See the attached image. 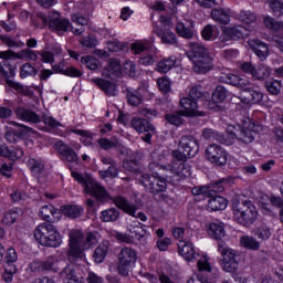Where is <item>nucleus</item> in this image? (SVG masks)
I'll use <instances>...</instances> for the list:
<instances>
[{
	"label": "nucleus",
	"mask_w": 283,
	"mask_h": 283,
	"mask_svg": "<svg viewBox=\"0 0 283 283\" xmlns=\"http://www.w3.org/2000/svg\"><path fill=\"white\" fill-rule=\"evenodd\" d=\"M182 116L185 115L180 114V111H179L177 113L166 115V120L170 125H176V127H180V125H182Z\"/></svg>",
	"instance_id": "nucleus-56"
},
{
	"label": "nucleus",
	"mask_w": 283,
	"mask_h": 283,
	"mask_svg": "<svg viewBox=\"0 0 283 283\" xmlns=\"http://www.w3.org/2000/svg\"><path fill=\"white\" fill-rule=\"evenodd\" d=\"M202 251L193 247L191 241L179 240L178 253L186 260V262H196V259L200 255Z\"/></svg>",
	"instance_id": "nucleus-18"
},
{
	"label": "nucleus",
	"mask_w": 283,
	"mask_h": 283,
	"mask_svg": "<svg viewBox=\"0 0 283 283\" xmlns=\"http://www.w3.org/2000/svg\"><path fill=\"white\" fill-rule=\"evenodd\" d=\"M237 19L238 21H241V23H244V25H251V23H255V21H258L255 13L251 11H241L237 15Z\"/></svg>",
	"instance_id": "nucleus-51"
},
{
	"label": "nucleus",
	"mask_w": 283,
	"mask_h": 283,
	"mask_svg": "<svg viewBox=\"0 0 283 283\" xmlns=\"http://www.w3.org/2000/svg\"><path fill=\"white\" fill-rule=\"evenodd\" d=\"M231 185H233V178L232 177H228L226 179H221L220 181H218L213 189H216V191H224V188L227 187H231Z\"/></svg>",
	"instance_id": "nucleus-59"
},
{
	"label": "nucleus",
	"mask_w": 283,
	"mask_h": 283,
	"mask_svg": "<svg viewBox=\"0 0 283 283\" xmlns=\"http://www.w3.org/2000/svg\"><path fill=\"white\" fill-rule=\"evenodd\" d=\"M180 107L181 109L179 112L184 116H205L202 112L198 111V102L189 97L181 98Z\"/></svg>",
	"instance_id": "nucleus-25"
},
{
	"label": "nucleus",
	"mask_w": 283,
	"mask_h": 283,
	"mask_svg": "<svg viewBox=\"0 0 283 283\" xmlns=\"http://www.w3.org/2000/svg\"><path fill=\"white\" fill-rule=\"evenodd\" d=\"M213 21L227 25L231 21V9H214L211 12Z\"/></svg>",
	"instance_id": "nucleus-33"
},
{
	"label": "nucleus",
	"mask_w": 283,
	"mask_h": 283,
	"mask_svg": "<svg viewBox=\"0 0 283 283\" xmlns=\"http://www.w3.org/2000/svg\"><path fill=\"white\" fill-rule=\"evenodd\" d=\"M262 129V126L251 123V119H247L242 126L229 125L227 127L226 135H220L213 132L211 128H205L202 130V138L206 140H218L222 145H233L235 138L242 140V143H253L258 132Z\"/></svg>",
	"instance_id": "nucleus-3"
},
{
	"label": "nucleus",
	"mask_w": 283,
	"mask_h": 283,
	"mask_svg": "<svg viewBox=\"0 0 283 283\" xmlns=\"http://www.w3.org/2000/svg\"><path fill=\"white\" fill-rule=\"evenodd\" d=\"M242 72L245 74H251L253 78L261 81L262 78H266L269 74H271V70L266 65H259L258 67L253 66V64L245 62L241 65Z\"/></svg>",
	"instance_id": "nucleus-23"
},
{
	"label": "nucleus",
	"mask_w": 283,
	"mask_h": 283,
	"mask_svg": "<svg viewBox=\"0 0 283 283\" xmlns=\"http://www.w3.org/2000/svg\"><path fill=\"white\" fill-rule=\"evenodd\" d=\"M147 235V231L143 229V224L140 222L135 221L133 226L129 228V234L127 233H117V240L120 242H126L127 244H132L134 239L143 240Z\"/></svg>",
	"instance_id": "nucleus-15"
},
{
	"label": "nucleus",
	"mask_w": 283,
	"mask_h": 283,
	"mask_svg": "<svg viewBox=\"0 0 283 283\" xmlns=\"http://www.w3.org/2000/svg\"><path fill=\"white\" fill-rule=\"evenodd\" d=\"M69 260L71 262H80V264H87L85 251L96 247L101 235L96 232L88 233L86 239L83 238V232L80 230H71L69 234Z\"/></svg>",
	"instance_id": "nucleus-4"
},
{
	"label": "nucleus",
	"mask_w": 283,
	"mask_h": 283,
	"mask_svg": "<svg viewBox=\"0 0 283 283\" xmlns=\"http://www.w3.org/2000/svg\"><path fill=\"white\" fill-rule=\"evenodd\" d=\"M219 34L220 31H218V27L211 24H207L201 31V35L205 41H216Z\"/></svg>",
	"instance_id": "nucleus-42"
},
{
	"label": "nucleus",
	"mask_w": 283,
	"mask_h": 283,
	"mask_svg": "<svg viewBox=\"0 0 283 283\" xmlns=\"http://www.w3.org/2000/svg\"><path fill=\"white\" fill-rule=\"evenodd\" d=\"M176 65V57L170 56L168 59H164L160 62H158L156 71L160 72L161 74H166V72H169L171 67Z\"/></svg>",
	"instance_id": "nucleus-47"
},
{
	"label": "nucleus",
	"mask_w": 283,
	"mask_h": 283,
	"mask_svg": "<svg viewBox=\"0 0 283 283\" xmlns=\"http://www.w3.org/2000/svg\"><path fill=\"white\" fill-rule=\"evenodd\" d=\"M154 43H156V38L154 35H151L148 39L135 41L132 44L130 50L135 54H142V52H149V50H151V48H154Z\"/></svg>",
	"instance_id": "nucleus-28"
},
{
	"label": "nucleus",
	"mask_w": 283,
	"mask_h": 283,
	"mask_svg": "<svg viewBox=\"0 0 283 283\" xmlns=\"http://www.w3.org/2000/svg\"><path fill=\"white\" fill-rule=\"evenodd\" d=\"M229 207V201L224 197L217 196L209 199L206 209L207 211H224Z\"/></svg>",
	"instance_id": "nucleus-32"
},
{
	"label": "nucleus",
	"mask_w": 283,
	"mask_h": 283,
	"mask_svg": "<svg viewBox=\"0 0 283 283\" xmlns=\"http://www.w3.org/2000/svg\"><path fill=\"white\" fill-rule=\"evenodd\" d=\"M36 70L34 69V66L27 63L21 67L20 76L21 78H28V76H32V74H34Z\"/></svg>",
	"instance_id": "nucleus-62"
},
{
	"label": "nucleus",
	"mask_w": 283,
	"mask_h": 283,
	"mask_svg": "<svg viewBox=\"0 0 283 283\" xmlns=\"http://www.w3.org/2000/svg\"><path fill=\"white\" fill-rule=\"evenodd\" d=\"M138 253L132 248H123L118 254L117 271L119 275H129V271L136 264Z\"/></svg>",
	"instance_id": "nucleus-14"
},
{
	"label": "nucleus",
	"mask_w": 283,
	"mask_h": 283,
	"mask_svg": "<svg viewBox=\"0 0 283 283\" xmlns=\"http://www.w3.org/2000/svg\"><path fill=\"white\" fill-rule=\"evenodd\" d=\"M265 87L270 94L277 95L280 90H282V83L277 80L268 81Z\"/></svg>",
	"instance_id": "nucleus-55"
},
{
	"label": "nucleus",
	"mask_w": 283,
	"mask_h": 283,
	"mask_svg": "<svg viewBox=\"0 0 283 283\" xmlns=\"http://www.w3.org/2000/svg\"><path fill=\"white\" fill-rule=\"evenodd\" d=\"M71 132L73 134H77V136H82L81 143H84L85 145H92V140H94V134H92L87 130H81V129H74Z\"/></svg>",
	"instance_id": "nucleus-54"
},
{
	"label": "nucleus",
	"mask_w": 283,
	"mask_h": 283,
	"mask_svg": "<svg viewBox=\"0 0 283 283\" xmlns=\"http://www.w3.org/2000/svg\"><path fill=\"white\" fill-rule=\"evenodd\" d=\"M144 96H147V88H138V91H135L133 93L128 94V103L129 105H140L143 103Z\"/></svg>",
	"instance_id": "nucleus-44"
},
{
	"label": "nucleus",
	"mask_w": 283,
	"mask_h": 283,
	"mask_svg": "<svg viewBox=\"0 0 283 283\" xmlns=\"http://www.w3.org/2000/svg\"><path fill=\"white\" fill-rule=\"evenodd\" d=\"M198 151V140H196V138L182 137L178 149L172 151V165H169L168 167L163 165L165 154L158 157L153 155V158L157 159L150 164V169L159 167L163 171H169L170 175L166 176L167 180H170V182H178L179 180H182V178H189V176H191V168H189V166H185V160H187V158H193Z\"/></svg>",
	"instance_id": "nucleus-1"
},
{
	"label": "nucleus",
	"mask_w": 283,
	"mask_h": 283,
	"mask_svg": "<svg viewBox=\"0 0 283 283\" xmlns=\"http://www.w3.org/2000/svg\"><path fill=\"white\" fill-rule=\"evenodd\" d=\"M197 269L200 273H211L213 271V264L211 263V258L207 252L201 251L196 258Z\"/></svg>",
	"instance_id": "nucleus-30"
},
{
	"label": "nucleus",
	"mask_w": 283,
	"mask_h": 283,
	"mask_svg": "<svg viewBox=\"0 0 283 283\" xmlns=\"http://www.w3.org/2000/svg\"><path fill=\"white\" fill-rule=\"evenodd\" d=\"M249 34H251V30L242 25L224 28L221 41H229V39L238 41L240 39H245V36H249Z\"/></svg>",
	"instance_id": "nucleus-22"
},
{
	"label": "nucleus",
	"mask_w": 283,
	"mask_h": 283,
	"mask_svg": "<svg viewBox=\"0 0 283 283\" xmlns=\"http://www.w3.org/2000/svg\"><path fill=\"white\" fill-rule=\"evenodd\" d=\"M171 28H174L171 18L161 15L158 24L154 27L153 32L160 39L164 45H176L178 43V38H176V33L171 31Z\"/></svg>",
	"instance_id": "nucleus-11"
},
{
	"label": "nucleus",
	"mask_w": 283,
	"mask_h": 283,
	"mask_svg": "<svg viewBox=\"0 0 283 283\" xmlns=\"http://www.w3.org/2000/svg\"><path fill=\"white\" fill-rule=\"evenodd\" d=\"M55 149H57L59 154H61V156H63V158H65V160L71 164V176L74 178V180L82 185L85 193L96 198V200L99 202H107V200H109V193L107 190H105L103 186L92 179L90 175L81 174L72 169V165H78V156L70 146L64 145L63 142L60 140L55 144Z\"/></svg>",
	"instance_id": "nucleus-2"
},
{
	"label": "nucleus",
	"mask_w": 283,
	"mask_h": 283,
	"mask_svg": "<svg viewBox=\"0 0 283 283\" xmlns=\"http://www.w3.org/2000/svg\"><path fill=\"white\" fill-rule=\"evenodd\" d=\"M92 82L95 83V85H97V87H99V90L105 92V94L108 96H116V84L101 77L93 78Z\"/></svg>",
	"instance_id": "nucleus-34"
},
{
	"label": "nucleus",
	"mask_w": 283,
	"mask_h": 283,
	"mask_svg": "<svg viewBox=\"0 0 283 283\" xmlns=\"http://www.w3.org/2000/svg\"><path fill=\"white\" fill-rule=\"evenodd\" d=\"M253 234L261 242H265V240H269V238H271L272 233H271V229L266 227V224H262L254 229Z\"/></svg>",
	"instance_id": "nucleus-49"
},
{
	"label": "nucleus",
	"mask_w": 283,
	"mask_h": 283,
	"mask_svg": "<svg viewBox=\"0 0 283 283\" xmlns=\"http://www.w3.org/2000/svg\"><path fill=\"white\" fill-rule=\"evenodd\" d=\"M218 253L221 255V266L226 273L238 271V261L235 260L238 252L235 250L229 248L227 243L219 241Z\"/></svg>",
	"instance_id": "nucleus-13"
},
{
	"label": "nucleus",
	"mask_w": 283,
	"mask_h": 283,
	"mask_svg": "<svg viewBox=\"0 0 283 283\" xmlns=\"http://www.w3.org/2000/svg\"><path fill=\"white\" fill-rule=\"evenodd\" d=\"M176 32L179 36H182V39H191V36H193V22H190L188 27L182 22H178Z\"/></svg>",
	"instance_id": "nucleus-41"
},
{
	"label": "nucleus",
	"mask_w": 283,
	"mask_h": 283,
	"mask_svg": "<svg viewBox=\"0 0 283 283\" xmlns=\"http://www.w3.org/2000/svg\"><path fill=\"white\" fill-rule=\"evenodd\" d=\"M120 217V212L116 208H111L101 212V220L103 222H116Z\"/></svg>",
	"instance_id": "nucleus-48"
},
{
	"label": "nucleus",
	"mask_w": 283,
	"mask_h": 283,
	"mask_svg": "<svg viewBox=\"0 0 283 283\" xmlns=\"http://www.w3.org/2000/svg\"><path fill=\"white\" fill-rule=\"evenodd\" d=\"M136 64L133 61H126L124 66H120V61L118 59H112L108 65L103 71V76L108 78H120L123 74H128V76H136Z\"/></svg>",
	"instance_id": "nucleus-10"
},
{
	"label": "nucleus",
	"mask_w": 283,
	"mask_h": 283,
	"mask_svg": "<svg viewBox=\"0 0 283 283\" xmlns=\"http://www.w3.org/2000/svg\"><path fill=\"white\" fill-rule=\"evenodd\" d=\"M170 244H171V239L169 238L157 240V248L159 249V251H167Z\"/></svg>",
	"instance_id": "nucleus-64"
},
{
	"label": "nucleus",
	"mask_w": 283,
	"mask_h": 283,
	"mask_svg": "<svg viewBox=\"0 0 283 283\" xmlns=\"http://www.w3.org/2000/svg\"><path fill=\"white\" fill-rule=\"evenodd\" d=\"M72 21L76 25H81V28H74L70 25V21L61 18V14L56 11H53L49 14V28H51L53 32L63 34V32L71 30L73 34H83V25H87V20L84 17H81V14H73Z\"/></svg>",
	"instance_id": "nucleus-7"
},
{
	"label": "nucleus",
	"mask_w": 283,
	"mask_h": 283,
	"mask_svg": "<svg viewBox=\"0 0 283 283\" xmlns=\"http://www.w3.org/2000/svg\"><path fill=\"white\" fill-rule=\"evenodd\" d=\"M81 61L87 70H98V59L94 56H84Z\"/></svg>",
	"instance_id": "nucleus-58"
},
{
	"label": "nucleus",
	"mask_w": 283,
	"mask_h": 283,
	"mask_svg": "<svg viewBox=\"0 0 283 283\" xmlns=\"http://www.w3.org/2000/svg\"><path fill=\"white\" fill-rule=\"evenodd\" d=\"M132 127L139 134H146L145 136H142L144 143H150L151 136L156 134V128H154L147 119L134 118L132 120Z\"/></svg>",
	"instance_id": "nucleus-19"
},
{
	"label": "nucleus",
	"mask_w": 283,
	"mask_h": 283,
	"mask_svg": "<svg viewBox=\"0 0 283 283\" xmlns=\"http://www.w3.org/2000/svg\"><path fill=\"white\" fill-rule=\"evenodd\" d=\"M233 220L243 227H249L258 220V209L251 201H240L235 199L232 202Z\"/></svg>",
	"instance_id": "nucleus-8"
},
{
	"label": "nucleus",
	"mask_w": 283,
	"mask_h": 283,
	"mask_svg": "<svg viewBox=\"0 0 283 283\" xmlns=\"http://www.w3.org/2000/svg\"><path fill=\"white\" fill-rule=\"evenodd\" d=\"M205 231L212 240H222L227 237L224 222L216 219L205 224Z\"/></svg>",
	"instance_id": "nucleus-20"
},
{
	"label": "nucleus",
	"mask_w": 283,
	"mask_h": 283,
	"mask_svg": "<svg viewBox=\"0 0 283 283\" xmlns=\"http://www.w3.org/2000/svg\"><path fill=\"white\" fill-rule=\"evenodd\" d=\"M99 175L102 178H116L118 176V169H116L114 166H111L107 170H101Z\"/></svg>",
	"instance_id": "nucleus-63"
},
{
	"label": "nucleus",
	"mask_w": 283,
	"mask_h": 283,
	"mask_svg": "<svg viewBox=\"0 0 283 283\" xmlns=\"http://www.w3.org/2000/svg\"><path fill=\"white\" fill-rule=\"evenodd\" d=\"M263 23L269 30H274L279 34H283V22H275V20L269 15L263 18Z\"/></svg>",
	"instance_id": "nucleus-50"
},
{
	"label": "nucleus",
	"mask_w": 283,
	"mask_h": 283,
	"mask_svg": "<svg viewBox=\"0 0 283 283\" xmlns=\"http://www.w3.org/2000/svg\"><path fill=\"white\" fill-rule=\"evenodd\" d=\"M258 205L264 213V216H273V208L272 207H282L283 200L276 196H269V195H261L258 199ZM272 205V207H271Z\"/></svg>",
	"instance_id": "nucleus-16"
},
{
	"label": "nucleus",
	"mask_w": 283,
	"mask_h": 283,
	"mask_svg": "<svg viewBox=\"0 0 283 283\" xmlns=\"http://www.w3.org/2000/svg\"><path fill=\"white\" fill-rule=\"evenodd\" d=\"M227 98V88L223 86H217L212 93L211 101L209 102V108L214 109V112H220L222 109V103Z\"/></svg>",
	"instance_id": "nucleus-26"
},
{
	"label": "nucleus",
	"mask_w": 283,
	"mask_h": 283,
	"mask_svg": "<svg viewBox=\"0 0 283 283\" xmlns=\"http://www.w3.org/2000/svg\"><path fill=\"white\" fill-rule=\"evenodd\" d=\"M28 135L29 140H34L41 138V135L34 132L32 128L25 127L21 124L10 122L7 125L6 139L8 143H17L21 136Z\"/></svg>",
	"instance_id": "nucleus-12"
},
{
	"label": "nucleus",
	"mask_w": 283,
	"mask_h": 283,
	"mask_svg": "<svg viewBox=\"0 0 283 283\" xmlns=\"http://www.w3.org/2000/svg\"><path fill=\"white\" fill-rule=\"evenodd\" d=\"M33 235L39 242V244H42V247H61V243L63 242V239L61 238V234L59 233V230L54 228V226L50 223H41L39 224Z\"/></svg>",
	"instance_id": "nucleus-9"
},
{
	"label": "nucleus",
	"mask_w": 283,
	"mask_h": 283,
	"mask_svg": "<svg viewBox=\"0 0 283 283\" xmlns=\"http://www.w3.org/2000/svg\"><path fill=\"white\" fill-rule=\"evenodd\" d=\"M240 98L245 105H255V103H260L264 98V95L261 92L244 88Z\"/></svg>",
	"instance_id": "nucleus-29"
},
{
	"label": "nucleus",
	"mask_w": 283,
	"mask_h": 283,
	"mask_svg": "<svg viewBox=\"0 0 283 283\" xmlns=\"http://www.w3.org/2000/svg\"><path fill=\"white\" fill-rule=\"evenodd\" d=\"M239 242L243 249H248L249 251H260V241L251 235L240 237Z\"/></svg>",
	"instance_id": "nucleus-35"
},
{
	"label": "nucleus",
	"mask_w": 283,
	"mask_h": 283,
	"mask_svg": "<svg viewBox=\"0 0 283 283\" xmlns=\"http://www.w3.org/2000/svg\"><path fill=\"white\" fill-rule=\"evenodd\" d=\"M4 260L7 264H14L19 260V255H17V250L10 248L6 252Z\"/></svg>",
	"instance_id": "nucleus-61"
},
{
	"label": "nucleus",
	"mask_w": 283,
	"mask_h": 283,
	"mask_svg": "<svg viewBox=\"0 0 283 283\" xmlns=\"http://www.w3.org/2000/svg\"><path fill=\"white\" fill-rule=\"evenodd\" d=\"M114 203L118 209L127 213L128 216H133V218H138L142 222H147V216L143 212H138L136 214V205L129 203L127 199L123 197H117L114 199Z\"/></svg>",
	"instance_id": "nucleus-21"
},
{
	"label": "nucleus",
	"mask_w": 283,
	"mask_h": 283,
	"mask_svg": "<svg viewBox=\"0 0 283 283\" xmlns=\"http://www.w3.org/2000/svg\"><path fill=\"white\" fill-rule=\"evenodd\" d=\"M149 8L154 12H165V10H167V2L163 0H155L149 4Z\"/></svg>",
	"instance_id": "nucleus-60"
},
{
	"label": "nucleus",
	"mask_w": 283,
	"mask_h": 283,
	"mask_svg": "<svg viewBox=\"0 0 283 283\" xmlns=\"http://www.w3.org/2000/svg\"><path fill=\"white\" fill-rule=\"evenodd\" d=\"M27 271L29 273H41L43 271H59V269L55 265L54 259L50 258L46 261H32L29 263Z\"/></svg>",
	"instance_id": "nucleus-24"
},
{
	"label": "nucleus",
	"mask_w": 283,
	"mask_h": 283,
	"mask_svg": "<svg viewBox=\"0 0 283 283\" xmlns=\"http://www.w3.org/2000/svg\"><path fill=\"white\" fill-rule=\"evenodd\" d=\"M0 74L6 78V90L7 92H10L13 90L18 94H22V96H34V93L41 96L43 94V86H23L11 78H14V75L17 74V67L10 66L8 63V60H4L0 63Z\"/></svg>",
	"instance_id": "nucleus-5"
},
{
	"label": "nucleus",
	"mask_w": 283,
	"mask_h": 283,
	"mask_svg": "<svg viewBox=\"0 0 283 283\" xmlns=\"http://www.w3.org/2000/svg\"><path fill=\"white\" fill-rule=\"evenodd\" d=\"M266 3L275 17H283V3L280 0H268Z\"/></svg>",
	"instance_id": "nucleus-53"
},
{
	"label": "nucleus",
	"mask_w": 283,
	"mask_h": 283,
	"mask_svg": "<svg viewBox=\"0 0 283 283\" xmlns=\"http://www.w3.org/2000/svg\"><path fill=\"white\" fill-rule=\"evenodd\" d=\"M40 216L42 220H50V216H53L55 220H61V211L53 206H44L40 209Z\"/></svg>",
	"instance_id": "nucleus-39"
},
{
	"label": "nucleus",
	"mask_w": 283,
	"mask_h": 283,
	"mask_svg": "<svg viewBox=\"0 0 283 283\" xmlns=\"http://www.w3.org/2000/svg\"><path fill=\"white\" fill-rule=\"evenodd\" d=\"M248 44L250 45L251 50L254 52V54L261 60L264 61L269 56V45L266 43L252 39L248 41Z\"/></svg>",
	"instance_id": "nucleus-27"
},
{
	"label": "nucleus",
	"mask_w": 283,
	"mask_h": 283,
	"mask_svg": "<svg viewBox=\"0 0 283 283\" xmlns=\"http://www.w3.org/2000/svg\"><path fill=\"white\" fill-rule=\"evenodd\" d=\"M109 252V241H103L95 250L94 260L97 264H101Z\"/></svg>",
	"instance_id": "nucleus-37"
},
{
	"label": "nucleus",
	"mask_w": 283,
	"mask_h": 283,
	"mask_svg": "<svg viewBox=\"0 0 283 283\" xmlns=\"http://www.w3.org/2000/svg\"><path fill=\"white\" fill-rule=\"evenodd\" d=\"M219 81L221 83H228L229 85H233L234 87H241L244 88L247 85H249V82L247 80L239 78L238 75L231 74V73H223Z\"/></svg>",
	"instance_id": "nucleus-31"
},
{
	"label": "nucleus",
	"mask_w": 283,
	"mask_h": 283,
	"mask_svg": "<svg viewBox=\"0 0 283 283\" xmlns=\"http://www.w3.org/2000/svg\"><path fill=\"white\" fill-rule=\"evenodd\" d=\"M61 211L67 218H81L83 216V207L81 206H62Z\"/></svg>",
	"instance_id": "nucleus-43"
},
{
	"label": "nucleus",
	"mask_w": 283,
	"mask_h": 283,
	"mask_svg": "<svg viewBox=\"0 0 283 283\" xmlns=\"http://www.w3.org/2000/svg\"><path fill=\"white\" fill-rule=\"evenodd\" d=\"M15 114L18 118H20V120H24L25 123H39V117L36 116V114L29 109L20 107L15 111Z\"/></svg>",
	"instance_id": "nucleus-38"
},
{
	"label": "nucleus",
	"mask_w": 283,
	"mask_h": 283,
	"mask_svg": "<svg viewBox=\"0 0 283 283\" xmlns=\"http://www.w3.org/2000/svg\"><path fill=\"white\" fill-rule=\"evenodd\" d=\"M153 184H146L148 187V191H151L153 193H158L160 191H165L167 189V180H165L161 177L153 176Z\"/></svg>",
	"instance_id": "nucleus-36"
},
{
	"label": "nucleus",
	"mask_w": 283,
	"mask_h": 283,
	"mask_svg": "<svg viewBox=\"0 0 283 283\" xmlns=\"http://www.w3.org/2000/svg\"><path fill=\"white\" fill-rule=\"evenodd\" d=\"M29 167L33 176H39L43 174L44 166H43V160L41 159H34V158L29 159Z\"/></svg>",
	"instance_id": "nucleus-52"
},
{
	"label": "nucleus",
	"mask_w": 283,
	"mask_h": 283,
	"mask_svg": "<svg viewBox=\"0 0 283 283\" xmlns=\"http://www.w3.org/2000/svg\"><path fill=\"white\" fill-rule=\"evenodd\" d=\"M0 156L9 158L10 160H19V158L23 156V150L18 148L15 151H12L6 145L0 144Z\"/></svg>",
	"instance_id": "nucleus-40"
},
{
	"label": "nucleus",
	"mask_w": 283,
	"mask_h": 283,
	"mask_svg": "<svg viewBox=\"0 0 283 283\" xmlns=\"http://www.w3.org/2000/svg\"><path fill=\"white\" fill-rule=\"evenodd\" d=\"M156 54H158V49H156V46H153L151 50H148L147 55L139 59L140 65H154V63L158 61V55Z\"/></svg>",
	"instance_id": "nucleus-46"
},
{
	"label": "nucleus",
	"mask_w": 283,
	"mask_h": 283,
	"mask_svg": "<svg viewBox=\"0 0 283 283\" xmlns=\"http://www.w3.org/2000/svg\"><path fill=\"white\" fill-rule=\"evenodd\" d=\"M157 85L159 91L163 92V94H168V92H171V81L167 77H160L157 80Z\"/></svg>",
	"instance_id": "nucleus-57"
},
{
	"label": "nucleus",
	"mask_w": 283,
	"mask_h": 283,
	"mask_svg": "<svg viewBox=\"0 0 283 283\" xmlns=\"http://www.w3.org/2000/svg\"><path fill=\"white\" fill-rule=\"evenodd\" d=\"M188 59L193 63V70L198 74H207L213 67V57L209 50L199 42H191L187 53Z\"/></svg>",
	"instance_id": "nucleus-6"
},
{
	"label": "nucleus",
	"mask_w": 283,
	"mask_h": 283,
	"mask_svg": "<svg viewBox=\"0 0 283 283\" xmlns=\"http://www.w3.org/2000/svg\"><path fill=\"white\" fill-rule=\"evenodd\" d=\"M20 216L21 209L13 208L3 216L2 223H4L7 227H10V224H14L17 222Z\"/></svg>",
	"instance_id": "nucleus-45"
},
{
	"label": "nucleus",
	"mask_w": 283,
	"mask_h": 283,
	"mask_svg": "<svg viewBox=\"0 0 283 283\" xmlns=\"http://www.w3.org/2000/svg\"><path fill=\"white\" fill-rule=\"evenodd\" d=\"M206 157L209 163L217 165V167L227 165V151H224L223 148L218 145H210L206 149Z\"/></svg>",
	"instance_id": "nucleus-17"
}]
</instances>
